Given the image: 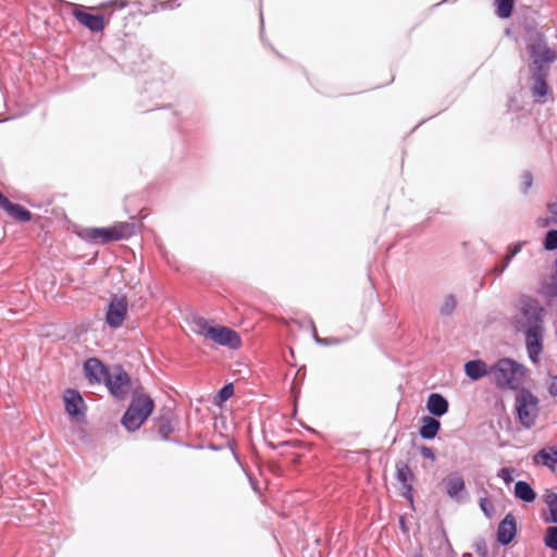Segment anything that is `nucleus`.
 I'll return each instance as SVG.
<instances>
[{"mask_svg":"<svg viewBox=\"0 0 557 557\" xmlns=\"http://www.w3.org/2000/svg\"><path fill=\"white\" fill-rule=\"evenodd\" d=\"M172 77V70L165 63H160V86H144L139 89V99L137 108L141 112H158V117L165 121L169 126L177 127L180 125L178 112L172 104L158 107L154 100L160 98L164 91V83Z\"/></svg>","mask_w":557,"mask_h":557,"instance_id":"1","label":"nucleus"},{"mask_svg":"<svg viewBox=\"0 0 557 557\" xmlns=\"http://www.w3.org/2000/svg\"><path fill=\"white\" fill-rule=\"evenodd\" d=\"M154 407V400L145 392L144 386H138L134 389V397L121 418V424L127 432L139 430L152 414Z\"/></svg>","mask_w":557,"mask_h":557,"instance_id":"2","label":"nucleus"},{"mask_svg":"<svg viewBox=\"0 0 557 557\" xmlns=\"http://www.w3.org/2000/svg\"><path fill=\"white\" fill-rule=\"evenodd\" d=\"M525 49L532 60L531 71L548 72V65L557 60V52L547 46L545 35L535 27L527 28Z\"/></svg>","mask_w":557,"mask_h":557,"instance_id":"3","label":"nucleus"},{"mask_svg":"<svg viewBox=\"0 0 557 557\" xmlns=\"http://www.w3.org/2000/svg\"><path fill=\"white\" fill-rule=\"evenodd\" d=\"M138 232L135 223L121 222L108 227H85L78 232L81 239L88 244L106 245L111 242L127 239Z\"/></svg>","mask_w":557,"mask_h":557,"instance_id":"4","label":"nucleus"},{"mask_svg":"<svg viewBox=\"0 0 557 557\" xmlns=\"http://www.w3.org/2000/svg\"><path fill=\"white\" fill-rule=\"evenodd\" d=\"M490 375L496 387L504 389H519L523 383L525 368L523 364L510 358H502L490 367Z\"/></svg>","mask_w":557,"mask_h":557,"instance_id":"5","label":"nucleus"},{"mask_svg":"<svg viewBox=\"0 0 557 557\" xmlns=\"http://www.w3.org/2000/svg\"><path fill=\"white\" fill-rule=\"evenodd\" d=\"M103 383L110 395L116 400H125L129 393H132V397H134V389L138 386H143L138 380L133 381L121 364L113 367Z\"/></svg>","mask_w":557,"mask_h":557,"instance_id":"6","label":"nucleus"},{"mask_svg":"<svg viewBox=\"0 0 557 557\" xmlns=\"http://www.w3.org/2000/svg\"><path fill=\"white\" fill-rule=\"evenodd\" d=\"M540 399L527 387H521L515 399V410L519 423L524 429L535 425Z\"/></svg>","mask_w":557,"mask_h":557,"instance_id":"7","label":"nucleus"},{"mask_svg":"<svg viewBox=\"0 0 557 557\" xmlns=\"http://www.w3.org/2000/svg\"><path fill=\"white\" fill-rule=\"evenodd\" d=\"M199 326L203 334L220 346L237 349L240 347L242 339L239 334L227 326H211L205 319L199 320Z\"/></svg>","mask_w":557,"mask_h":557,"instance_id":"8","label":"nucleus"},{"mask_svg":"<svg viewBox=\"0 0 557 557\" xmlns=\"http://www.w3.org/2000/svg\"><path fill=\"white\" fill-rule=\"evenodd\" d=\"M519 311L525 320L524 327L532 325L542 326L545 308L536 298L530 295H521L519 298Z\"/></svg>","mask_w":557,"mask_h":557,"instance_id":"9","label":"nucleus"},{"mask_svg":"<svg viewBox=\"0 0 557 557\" xmlns=\"http://www.w3.org/2000/svg\"><path fill=\"white\" fill-rule=\"evenodd\" d=\"M65 412L77 422L85 420L87 405L82 394L75 388H66L63 393Z\"/></svg>","mask_w":557,"mask_h":557,"instance_id":"10","label":"nucleus"},{"mask_svg":"<svg viewBox=\"0 0 557 557\" xmlns=\"http://www.w3.org/2000/svg\"><path fill=\"white\" fill-rule=\"evenodd\" d=\"M524 335L529 358L533 363H536L543 351V326H527Z\"/></svg>","mask_w":557,"mask_h":557,"instance_id":"11","label":"nucleus"},{"mask_svg":"<svg viewBox=\"0 0 557 557\" xmlns=\"http://www.w3.org/2000/svg\"><path fill=\"white\" fill-rule=\"evenodd\" d=\"M74 18L84 27L92 33H100L107 25V20L103 14L90 13L84 10L75 9L73 11Z\"/></svg>","mask_w":557,"mask_h":557,"instance_id":"12","label":"nucleus"},{"mask_svg":"<svg viewBox=\"0 0 557 557\" xmlns=\"http://www.w3.org/2000/svg\"><path fill=\"white\" fill-rule=\"evenodd\" d=\"M127 314V301L125 298L113 299L109 302L106 313V323L111 329L120 327Z\"/></svg>","mask_w":557,"mask_h":557,"instance_id":"13","label":"nucleus"},{"mask_svg":"<svg viewBox=\"0 0 557 557\" xmlns=\"http://www.w3.org/2000/svg\"><path fill=\"white\" fill-rule=\"evenodd\" d=\"M84 374L90 384H99L106 381L110 369L98 358H88L83 366Z\"/></svg>","mask_w":557,"mask_h":557,"instance_id":"14","label":"nucleus"},{"mask_svg":"<svg viewBox=\"0 0 557 557\" xmlns=\"http://www.w3.org/2000/svg\"><path fill=\"white\" fill-rule=\"evenodd\" d=\"M443 485L447 496L456 502L465 499L467 494L466 483L459 472H451L443 479Z\"/></svg>","mask_w":557,"mask_h":557,"instance_id":"15","label":"nucleus"},{"mask_svg":"<svg viewBox=\"0 0 557 557\" xmlns=\"http://www.w3.org/2000/svg\"><path fill=\"white\" fill-rule=\"evenodd\" d=\"M517 535V521L512 513H507L505 518L499 522L497 532H496V541L502 546L509 545Z\"/></svg>","mask_w":557,"mask_h":557,"instance_id":"16","label":"nucleus"},{"mask_svg":"<svg viewBox=\"0 0 557 557\" xmlns=\"http://www.w3.org/2000/svg\"><path fill=\"white\" fill-rule=\"evenodd\" d=\"M548 72L532 71L533 84L531 92L535 100L545 102L548 97L553 96V90L547 83Z\"/></svg>","mask_w":557,"mask_h":557,"instance_id":"17","label":"nucleus"},{"mask_svg":"<svg viewBox=\"0 0 557 557\" xmlns=\"http://www.w3.org/2000/svg\"><path fill=\"white\" fill-rule=\"evenodd\" d=\"M425 407L431 417L441 418L448 412L449 403L442 394L431 393L428 396Z\"/></svg>","mask_w":557,"mask_h":557,"instance_id":"18","label":"nucleus"},{"mask_svg":"<svg viewBox=\"0 0 557 557\" xmlns=\"http://www.w3.org/2000/svg\"><path fill=\"white\" fill-rule=\"evenodd\" d=\"M535 465H542L552 471H555L557 466V446H546L540 449L533 457Z\"/></svg>","mask_w":557,"mask_h":557,"instance_id":"19","label":"nucleus"},{"mask_svg":"<svg viewBox=\"0 0 557 557\" xmlns=\"http://www.w3.org/2000/svg\"><path fill=\"white\" fill-rule=\"evenodd\" d=\"M441 430V422L435 417L424 416L421 419L419 435L426 441L434 440Z\"/></svg>","mask_w":557,"mask_h":557,"instance_id":"20","label":"nucleus"},{"mask_svg":"<svg viewBox=\"0 0 557 557\" xmlns=\"http://www.w3.org/2000/svg\"><path fill=\"white\" fill-rule=\"evenodd\" d=\"M540 294L547 299L557 298V257L553 264L552 274L541 282Z\"/></svg>","mask_w":557,"mask_h":557,"instance_id":"21","label":"nucleus"},{"mask_svg":"<svg viewBox=\"0 0 557 557\" xmlns=\"http://www.w3.org/2000/svg\"><path fill=\"white\" fill-rule=\"evenodd\" d=\"M2 210L17 222L26 223L33 218L32 212L20 203H14L11 200L2 208Z\"/></svg>","mask_w":557,"mask_h":557,"instance_id":"22","label":"nucleus"},{"mask_svg":"<svg viewBox=\"0 0 557 557\" xmlns=\"http://www.w3.org/2000/svg\"><path fill=\"white\" fill-rule=\"evenodd\" d=\"M465 373L470 380L478 381L486 374H490V369H487L483 360L475 359L465 363Z\"/></svg>","mask_w":557,"mask_h":557,"instance_id":"23","label":"nucleus"},{"mask_svg":"<svg viewBox=\"0 0 557 557\" xmlns=\"http://www.w3.org/2000/svg\"><path fill=\"white\" fill-rule=\"evenodd\" d=\"M515 497L523 503H533L536 498V493L531 484L527 481L519 480L515 484L513 488Z\"/></svg>","mask_w":557,"mask_h":557,"instance_id":"24","label":"nucleus"},{"mask_svg":"<svg viewBox=\"0 0 557 557\" xmlns=\"http://www.w3.org/2000/svg\"><path fill=\"white\" fill-rule=\"evenodd\" d=\"M396 480L401 484V486L412 484L414 481V474L410 467L404 461L396 462Z\"/></svg>","mask_w":557,"mask_h":557,"instance_id":"25","label":"nucleus"},{"mask_svg":"<svg viewBox=\"0 0 557 557\" xmlns=\"http://www.w3.org/2000/svg\"><path fill=\"white\" fill-rule=\"evenodd\" d=\"M495 13L502 18L506 20L511 17L515 10V0H495Z\"/></svg>","mask_w":557,"mask_h":557,"instance_id":"26","label":"nucleus"},{"mask_svg":"<svg viewBox=\"0 0 557 557\" xmlns=\"http://www.w3.org/2000/svg\"><path fill=\"white\" fill-rule=\"evenodd\" d=\"M545 504L548 507V517L544 519L546 523L557 524V493H549L545 495Z\"/></svg>","mask_w":557,"mask_h":557,"instance_id":"27","label":"nucleus"},{"mask_svg":"<svg viewBox=\"0 0 557 557\" xmlns=\"http://www.w3.org/2000/svg\"><path fill=\"white\" fill-rule=\"evenodd\" d=\"M457 308V299L455 295L448 294L445 296L442 306L440 307V314L442 317H450Z\"/></svg>","mask_w":557,"mask_h":557,"instance_id":"28","label":"nucleus"},{"mask_svg":"<svg viewBox=\"0 0 557 557\" xmlns=\"http://www.w3.org/2000/svg\"><path fill=\"white\" fill-rule=\"evenodd\" d=\"M310 326L312 330L313 339L318 345L332 346V345L342 344L344 342V339L339 338V337H319L317 334V329H315L314 322L312 320H310Z\"/></svg>","mask_w":557,"mask_h":557,"instance_id":"29","label":"nucleus"},{"mask_svg":"<svg viewBox=\"0 0 557 557\" xmlns=\"http://www.w3.org/2000/svg\"><path fill=\"white\" fill-rule=\"evenodd\" d=\"M132 5H136L138 12H140L141 14H145V15L156 12L158 9V4H157L156 0L132 1Z\"/></svg>","mask_w":557,"mask_h":557,"instance_id":"30","label":"nucleus"},{"mask_svg":"<svg viewBox=\"0 0 557 557\" xmlns=\"http://www.w3.org/2000/svg\"><path fill=\"white\" fill-rule=\"evenodd\" d=\"M544 544L547 548L557 552V527H548L544 535Z\"/></svg>","mask_w":557,"mask_h":557,"instance_id":"31","label":"nucleus"},{"mask_svg":"<svg viewBox=\"0 0 557 557\" xmlns=\"http://www.w3.org/2000/svg\"><path fill=\"white\" fill-rule=\"evenodd\" d=\"M234 394L233 383L223 385L215 395V404H223L228 400Z\"/></svg>","mask_w":557,"mask_h":557,"instance_id":"32","label":"nucleus"},{"mask_svg":"<svg viewBox=\"0 0 557 557\" xmlns=\"http://www.w3.org/2000/svg\"><path fill=\"white\" fill-rule=\"evenodd\" d=\"M158 434L163 441H169L170 434L173 432V426L169 419L161 418L157 424Z\"/></svg>","mask_w":557,"mask_h":557,"instance_id":"33","label":"nucleus"},{"mask_svg":"<svg viewBox=\"0 0 557 557\" xmlns=\"http://www.w3.org/2000/svg\"><path fill=\"white\" fill-rule=\"evenodd\" d=\"M543 246L544 249L547 251H553L557 249V230L547 231Z\"/></svg>","mask_w":557,"mask_h":557,"instance_id":"34","label":"nucleus"},{"mask_svg":"<svg viewBox=\"0 0 557 557\" xmlns=\"http://www.w3.org/2000/svg\"><path fill=\"white\" fill-rule=\"evenodd\" d=\"M480 508L483 511L484 516L488 519H491L495 515V507L493 503L486 497L480 498Z\"/></svg>","mask_w":557,"mask_h":557,"instance_id":"35","label":"nucleus"},{"mask_svg":"<svg viewBox=\"0 0 557 557\" xmlns=\"http://www.w3.org/2000/svg\"><path fill=\"white\" fill-rule=\"evenodd\" d=\"M522 186H521V193L528 194L529 189L531 188L533 184V176L529 171L523 172L522 176Z\"/></svg>","mask_w":557,"mask_h":557,"instance_id":"36","label":"nucleus"},{"mask_svg":"<svg viewBox=\"0 0 557 557\" xmlns=\"http://www.w3.org/2000/svg\"><path fill=\"white\" fill-rule=\"evenodd\" d=\"M473 547L480 557H487L488 550L484 539H479L474 542Z\"/></svg>","mask_w":557,"mask_h":557,"instance_id":"37","label":"nucleus"},{"mask_svg":"<svg viewBox=\"0 0 557 557\" xmlns=\"http://www.w3.org/2000/svg\"><path fill=\"white\" fill-rule=\"evenodd\" d=\"M497 476L500 478L505 484H510L513 481L512 470L510 468L504 467L498 470Z\"/></svg>","mask_w":557,"mask_h":557,"instance_id":"38","label":"nucleus"},{"mask_svg":"<svg viewBox=\"0 0 557 557\" xmlns=\"http://www.w3.org/2000/svg\"><path fill=\"white\" fill-rule=\"evenodd\" d=\"M132 4V0H110L103 7H114L115 9H124Z\"/></svg>","mask_w":557,"mask_h":557,"instance_id":"39","label":"nucleus"},{"mask_svg":"<svg viewBox=\"0 0 557 557\" xmlns=\"http://www.w3.org/2000/svg\"><path fill=\"white\" fill-rule=\"evenodd\" d=\"M403 488H404V492L401 493V496L410 503L411 507H413V504H414L413 485L408 484V485L403 486Z\"/></svg>","mask_w":557,"mask_h":557,"instance_id":"40","label":"nucleus"},{"mask_svg":"<svg viewBox=\"0 0 557 557\" xmlns=\"http://www.w3.org/2000/svg\"><path fill=\"white\" fill-rule=\"evenodd\" d=\"M420 454L425 458V459H429L431 461H434L435 460V453L433 450V448L429 447V446H421L420 447Z\"/></svg>","mask_w":557,"mask_h":557,"instance_id":"41","label":"nucleus"},{"mask_svg":"<svg viewBox=\"0 0 557 557\" xmlns=\"http://www.w3.org/2000/svg\"><path fill=\"white\" fill-rule=\"evenodd\" d=\"M547 392L552 397H557V375L550 377Z\"/></svg>","mask_w":557,"mask_h":557,"instance_id":"42","label":"nucleus"},{"mask_svg":"<svg viewBox=\"0 0 557 557\" xmlns=\"http://www.w3.org/2000/svg\"><path fill=\"white\" fill-rule=\"evenodd\" d=\"M523 246V243H517L508 252L507 260L510 261L516 255H518Z\"/></svg>","mask_w":557,"mask_h":557,"instance_id":"43","label":"nucleus"},{"mask_svg":"<svg viewBox=\"0 0 557 557\" xmlns=\"http://www.w3.org/2000/svg\"><path fill=\"white\" fill-rule=\"evenodd\" d=\"M509 262H510V261L506 260V262H505L504 264H502V265H499V267H496V268H495V273H496V275L502 274V273L507 269V267H508Z\"/></svg>","mask_w":557,"mask_h":557,"instance_id":"44","label":"nucleus"},{"mask_svg":"<svg viewBox=\"0 0 557 557\" xmlns=\"http://www.w3.org/2000/svg\"><path fill=\"white\" fill-rule=\"evenodd\" d=\"M263 33H264V21H263L262 10L260 9V36H261V39H263Z\"/></svg>","mask_w":557,"mask_h":557,"instance_id":"45","label":"nucleus"},{"mask_svg":"<svg viewBox=\"0 0 557 557\" xmlns=\"http://www.w3.org/2000/svg\"><path fill=\"white\" fill-rule=\"evenodd\" d=\"M10 199L0 190V209L7 205Z\"/></svg>","mask_w":557,"mask_h":557,"instance_id":"46","label":"nucleus"},{"mask_svg":"<svg viewBox=\"0 0 557 557\" xmlns=\"http://www.w3.org/2000/svg\"><path fill=\"white\" fill-rule=\"evenodd\" d=\"M398 523H399V527L400 529L404 531V532H407L408 531V528L406 525V519L405 517H399V520H398Z\"/></svg>","mask_w":557,"mask_h":557,"instance_id":"47","label":"nucleus"},{"mask_svg":"<svg viewBox=\"0 0 557 557\" xmlns=\"http://www.w3.org/2000/svg\"><path fill=\"white\" fill-rule=\"evenodd\" d=\"M548 210L554 213V214H557V205L556 203H550L548 205Z\"/></svg>","mask_w":557,"mask_h":557,"instance_id":"48","label":"nucleus"},{"mask_svg":"<svg viewBox=\"0 0 557 557\" xmlns=\"http://www.w3.org/2000/svg\"><path fill=\"white\" fill-rule=\"evenodd\" d=\"M172 8H173V5H172V4H171V2H169V1H168V2H163V3H161V9H162V10H165V9H172Z\"/></svg>","mask_w":557,"mask_h":557,"instance_id":"49","label":"nucleus"},{"mask_svg":"<svg viewBox=\"0 0 557 557\" xmlns=\"http://www.w3.org/2000/svg\"><path fill=\"white\" fill-rule=\"evenodd\" d=\"M270 48H271V50H273L275 52L276 55H278L280 58H283V55L281 53H278V51H276L273 46L270 45Z\"/></svg>","mask_w":557,"mask_h":557,"instance_id":"50","label":"nucleus"},{"mask_svg":"<svg viewBox=\"0 0 557 557\" xmlns=\"http://www.w3.org/2000/svg\"><path fill=\"white\" fill-rule=\"evenodd\" d=\"M448 1H449V0H443V1H441V2H438V3H436V4H434V7H435V8H436V7H440L441 4H443V3H445V2H448Z\"/></svg>","mask_w":557,"mask_h":557,"instance_id":"51","label":"nucleus"},{"mask_svg":"<svg viewBox=\"0 0 557 557\" xmlns=\"http://www.w3.org/2000/svg\"><path fill=\"white\" fill-rule=\"evenodd\" d=\"M515 101L513 98H510L509 101H508V107L510 108L511 107V103Z\"/></svg>","mask_w":557,"mask_h":557,"instance_id":"52","label":"nucleus"},{"mask_svg":"<svg viewBox=\"0 0 557 557\" xmlns=\"http://www.w3.org/2000/svg\"><path fill=\"white\" fill-rule=\"evenodd\" d=\"M462 557H472V554H470V553H465V554H462Z\"/></svg>","mask_w":557,"mask_h":557,"instance_id":"53","label":"nucleus"},{"mask_svg":"<svg viewBox=\"0 0 557 557\" xmlns=\"http://www.w3.org/2000/svg\"><path fill=\"white\" fill-rule=\"evenodd\" d=\"M416 557H423V556H421V555H418V556H416Z\"/></svg>","mask_w":557,"mask_h":557,"instance_id":"54","label":"nucleus"}]
</instances>
